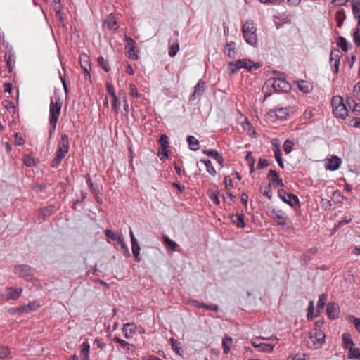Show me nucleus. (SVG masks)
I'll list each match as a JSON object with an SVG mask.
<instances>
[{
	"mask_svg": "<svg viewBox=\"0 0 360 360\" xmlns=\"http://www.w3.org/2000/svg\"><path fill=\"white\" fill-rule=\"evenodd\" d=\"M63 102L60 99V97L58 94L55 93L54 98L51 99L50 102V108H49V124H50V130H49V136L50 137L55 132L56 124L58 121L62 108Z\"/></svg>",
	"mask_w": 360,
	"mask_h": 360,
	"instance_id": "1",
	"label": "nucleus"
},
{
	"mask_svg": "<svg viewBox=\"0 0 360 360\" xmlns=\"http://www.w3.org/2000/svg\"><path fill=\"white\" fill-rule=\"evenodd\" d=\"M262 66V63H255L250 59H238L235 61L228 63V69L231 73H236L239 69L244 68L250 72L256 70Z\"/></svg>",
	"mask_w": 360,
	"mask_h": 360,
	"instance_id": "2",
	"label": "nucleus"
},
{
	"mask_svg": "<svg viewBox=\"0 0 360 360\" xmlns=\"http://www.w3.org/2000/svg\"><path fill=\"white\" fill-rule=\"evenodd\" d=\"M326 335L323 331L318 328H314L309 334L308 338L305 339L306 345L308 348L317 349L321 348L325 342Z\"/></svg>",
	"mask_w": 360,
	"mask_h": 360,
	"instance_id": "3",
	"label": "nucleus"
},
{
	"mask_svg": "<svg viewBox=\"0 0 360 360\" xmlns=\"http://www.w3.org/2000/svg\"><path fill=\"white\" fill-rule=\"evenodd\" d=\"M256 30V27L252 22L247 21L243 25V38L246 43L253 46H256L257 44Z\"/></svg>",
	"mask_w": 360,
	"mask_h": 360,
	"instance_id": "4",
	"label": "nucleus"
},
{
	"mask_svg": "<svg viewBox=\"0 0 360 360\" xmlns=\"http://www.w3.org/2000/svg\"><path fill=\"white\" fill-rule=\"evenodd\" d=\"M265 86L271 87L275 92H288L291 90V85L284 77L269 78L266 82Z\"/></svg>",
	"mask_w": 360,
	"mask_h": 360,
	"instance_id": "5",
	"label": "nucleus"
},
{
	"mask_svg": "<svg viewBox=\"0 0 360 360\" xmlns=\"http://www.w3.org/2000/svg\"><path fill=\"white\" fill-rule=\"evenodd\" d=\"M13 272L27 282H34V269L27 264H17L13 266Z\"/></svg>",
	"mask_w": 360,
	"mask_h": 360,
	"instance_id": "6",
	"label": "nucleus"
},
{
	"mask_svg": "<svg viewBox=\"0 0 360 360\" xmlns=\"http://www.w3.org/2000/svg\"><path fill=\"white\" fill-rule=\"evenodd\" d=\"M3 45L5 46L7 49L4 54V58L6 62V66L8 68V72H11L15 63V56L13 51L12 46H9L8 43H6V41L3 40Z\"/></svg>",
	"mask_w": 360,
	"mask_h": 360,
	"instance_id": "7",
	"label": "nucleus"
},
{
	"mask_svg": "<svg viewBox=\"0 0 360 360\" xmlns=\"http://www.w3.org/2000/svg\"><path fill=\"white\" fill-rule=\"evenodd\" d=\"M278 195L284 202L289 205L290 207H293V203L292 202V200H294L295 203H300L299 198L296 195L293 194L292 193H287L283 188H279L278 190Z\"/></svg>",
	"mask_w": 360,
	"mask_h": 360,
	"instance_id": "8",
	"label": "nucleus"
},
{
	"mask_svg": "<svg viewBox=\"0 0 360 360\" xmlns=\"http://www.w3.org/2000/svg\"><path fill=\"white\" fill-rule=\"evenodd\" d=\"M69 151V141L68 136L66 134H63L61 136L60 141L58 144V149L56 151V155L64 158L66 154Z\"/></svg>",
	"mask_w": 360,
	"mask_h": 360,
	"instance_id": "9",
	"label": "nucleus"
},
{
	"mask_svg": "<svg viewBox=\"0 0 360 360\" xmlns=\"http://www.w3.org/2000/svg\"><path fill=\"white\" fill-rule=\"evenodd\" d=\"M319 248L314 246L304 252L300 257L301 265L303 266H307L309 262L312 259V257L317 254Z\"/></svg>",
	"mask_w": 360,
	"mask_h": 360,
	"instance_id": "10",
	"label": "nucleus"
},
{
	"mask_svg": "<svg viewBox=\"0 0 360 360\" xmlns=\"http://www.w3.org/2000/svg\"><path fill=\"white\" fill-rule=\"evenodd\" d=\"M340 310L338 304L335 302H329L326 306V314L331 320L339 318Z\"/></svg>",
	"mask_w": 360,
	"mask_h": 360,
	"instance_id": "11",
	"label": "nucleus"
},
{
	"mask_svg": "<svg viewBox=\"0 0 360 360\" xmlns=\"http://www.w3.org/2000/svg\"><path fill=\"white\" fill-rule=\"evenodd\" d=\"M341 55L338 49L331 51L330 55V63L332 71L335 74H338L339 71L340 60Z\"/></svg>",
	"mask_w": 360,
	"mask_h": 360,
	"instance_id": "12",
	"label": "nucleus"
},
{
	"mask_svg": "<svg viewBox=\"0 0 360 360\" xmlns=\"http://www.w3.org/2000/svg\"><path fill=\"white\" fill-rule=\"evenodd\" d=\"M271 218L276 221L277 224L281 226L286 225L288 217L281 210L273 209L271 212Z\"/></svg>",
	"mask_w": 360,
	"mask_h": 360,
	"instance_id": "13",
	"label": "nucleus"
},
{
	"mask_svg": "<svg viewBox=\"0 0 360 360\" xmlns=\"http://www.w3.org/2000/svg\"><path fill=\"white\" fill-rule=\"evenodd\" d=\"M58 207L54 205H49L46 207H41L38 210L39 214L38 217L39 220H44L45 217H50L56 213Z\"/></svg>",
	"mask_w": 360,
	"mask_h": 360,
	"instance_id": "14",
	"label": "nucleus"
},
{
	"mask_svg": "<svg viewBox=\"0 0 360 360\" xmlns=\"http://www.w3.org/2000/svg\"><path fill=\"white\" fill-rule=\"evenodd\" d=\"M267 179L274 187H283L284 186L282 179L279 178L278 173L276 170L271 169L267 174Z\"/></svg>",
	"mask_w": 360,
	"mask_h": 360,
	"instance_id": "15",
	"label": "nucleus"
},
{
	"mask_svg": "<svg viewBox=\"0 0 360 360\" xmlns=\"http://www.w3.org/2000/svg\"><path fill=\"white\" fill-rule=\"evenodd\" d=\"M205 82L202 79H200L194 87V91L190 96L189 100L192 101L200 97L205 91Z\"/></svg>",
	"mask_w": 360,
	"mask_h": 360,
	"instance_id": "16",
	"label": "nucleus"
},
{
	"mask_svg": "<svg viewBox=\"0 0 360 360\" xmlns=\"http://www.w3.org/2000/svg\"><path fill=\"white\" fill-rule=\"evenodd\" d=\"M6 291L7 292L6 295H8V300H16L22 295V288L6 287Z\"/></svg>",
	"mask_w": 360,
	"mask_h": 360,
	"instance_id": "17",
	"label": "nucleus"
},
{
	"mask_svg": "<svg viewBox=\"0 0 360 360\" xmlns=\"http://www.w3.org/2000/svg\"><path fill=\"white\" fill-rule=\"evenodd\" d=\"M202 153L214 158L221 165V167H224V158L217 150L214 149H208L203 150Z\"/></svg>",
	"mask_w": 360,
	"mask_h": 360,
	"instance_id": "18",
	"label": "nucleus"
},
{
	"mask_svg": "<svg viewBox=\"0 0 360 360\" xmlns=\"http://www.w3.org/2000/svg\"><path fill=\"white\" fill-rule=\"evenodd\" d=\"M341 162V158L338 156H333L326 164V168L330 171L337 170L340 167Z\"/></svg>",
	"mask_w": 360,
	"mask_h": 360,
	"instance_id": "19",
	"label": "nucleus"
},
{
	"mask_svg": "<svg viewBox=\"0 0 360 360\" xmlns=\"http://www.w3.org/2000/svg\"><path fill=\"white\" fill-rule=\"evenodd\" d=\"M333 113L337 118H341L342 120L346 118V116L348 114V110L346 105L343 103L339 108H337L333 110Z\"/></svg>",
	"mask_w": 360,
	"mask_h": 360,
	"instance_id": "20",
	"label": "nucleus"
},
{
	"mask_svg": "<svg viewBox=\"0 0 360 360\" xmlns=\"http://www.w3.org/2000/svg\"><path fill=\"white\" fill-rule=\"evenodd\" d=\"M244 214H232L231 216V222L237 226L238 228L245 227V221H244Z\"/></svg>",
	"mask_w": 360,
	"mask_h": 360,
	"instance_id": "21",
	"label": "nucleus"
},
{
	"mask_svg": "<svg viewBox=\"0 0 360 360\" xmlns=\"http://www.w3.org/2000/svg\"><path fill=\"white\" fill-rule=\"evenodd\" d=\"M224 53L229 58H235L236 55V43L231 41L230 43L226 44L224 49Z\"/></svg>",
	"mask_w": 360,
	"mask_h": 360,
	"instance_id": "22",
	"label": "nucleus"
},
{
	"mask_svg": "<svg viewBox=\"0 0 360 360\" xmlns=\"http://www.w3.org/2000/svg\"><path fill=\"white\" fill-rule=\"evenodd\" d=\"M23 163L28 167H36L39 162V160L32 157L30 154H25L22 157Z\"/></svg>",
	"mask_w": 360,
	"mask_h": 360,
	"instance_id": "23",
	"label": "nucleus"
},
{
	"mask_svg": "<svg viewBox=\"0 0 360 360\" xmlns=\"http://www.w3.org/2000/svg\"><path fill=\"white\" fill-rule=\"evenodd\" d=\"M104 25L110 30H117L119 27L115 17L112 14H110L107 20L104 22Z\"/></svg>",
	"mask_w": 360,
	"mask_h": 360,
	"instance_id": "24",
	"label": "nucleus"
},
{
	"mask_svg": "<svg viewBox=\"0 0 360 360\" xmlns=\"http://www.w3.org/2000/svg\"><path fill=\"white\" fill-rule=\"evenodd\" d=\"M290 108L288 107H281L277 108L274 110L275 115L281 120L286 119L289 115Z\"/></svg>",
	"mask_w": 360,
	"mask_h": 360,
	"instance_id": "25",
	"label": "nucleus"
},
{
	"mask_svg": "<svg viewBox=\"0 0 360 360\" xmlns=\"http://www.w3.org/2000/svg\"><path fill=\"white\" fill-rule=\"evenodd\" d=\"M30 305H22L18 307L11 308L9 309V312L11 314H27L30 312Z\"/></svg>",
	"mask_w": 360,
	"mask_h": 360,
	"instance_id": "26",
	"label": "nucleus"
},
{
	"mask_svg": "<svg viewBox=\"0 0 360 360\" xmlns=\"http://www.w3.org/2000/svg\"><path fill=\"white\" fill-rule=\"evenodd\" d=\"M186 141L188 143L189 149L196 151L200 148V143L198 140L193 136H188Z\"/></svg>",
	"mask_w": 360,
	"mask_h": 360,
	"instance_id": "27",
	"label": "nucleus"
},
{
	"mask_svg": "<svg viewBox=\"0 0 360 360\" xmlns=\"http://www.w3.org/2000/svg\"><path fill=\"white\" fill-rule=\"evenodd\" d=\"M89 351L90 345L87 342L82 344V349L80 351V356L82 360H89Z\"/></svg>",
	"mask_w": 360,
	"mask_h": 360,
	"instance_id": "28",
	"label": "nucleus"
},
{
	"mask_svg": "<svg viewBox=\"0 0 360 360\" xmlns=\"http://www.w3.org/2000/svg\"><path fill=\"white\" fill-rule=\"evenodd\" d=\"M105 235L108 238L111 239L113 241H116L117 243L122 242L123 238L121 233L113 232L112 230L107 229L105 231Z\"/></svg>",
	"mask_w": 360,
	"mask_h": 360,
	"instance_id": "29",
	"label": "nucleus"
},
{
	"mask_svg": "<svg viewBox=\"0 0 360 360\" xmlns=\"http://www.w3.org/2000/svg\"><path fill=\"white\" fill-rule=\"evenodd\" d=\"M297 87L300 91L304 94L309 93L312 89V86L307 81H297Z\"/></svg>",
	"mask_w": 360,
	"mask_h": 360,
	"instance_id": "30",
	"label": "nucleus"
},
{
	"mask_svg": "<svg viewBox=\"0 0 360 360\" xmlns=\"http://www.w3.org/2000/svg\"><path fill=\"white\" fill-rule=\"evenodd\" d=\"M79 60L81 68H89L91 65L90 57L85 53L79 54Z\"/></svg>",
	"mask_w": 360,
	"mask_h": 360,
	"instance_id": "31",
	"label": "nucleus"
},
{
	"mask_svg": "<svg viewBox=\"0 0 360 360\" xmlns=\"http://www.w3.org/2000/svg\"><path fill=\"white\" fill-rule=\"evenodd\" d=\"M112 340L120 345L124 349L127 351L134 350L135 349V346L132 344L129 343L128 342L120 338L119 337H115Z\"/></svg>",
	"mask_w": 360,
	"mask_h": 360,
	"instance_id": "32",
	"label": "nucleus"
},
{
	"mask_svg": "<svg viewBox=\"0 0 360 360\" xmlns=\"http://www.w3.org/2000/svg\"><path fill=\"white\" fill-rule=\"evenodd\" d=\"M342 346L345 349H349L354 346V341L350 338L349 334L343 333L342 336Z\"/></svg>",
	"mask_w": 360,
	"mask_h": 360,
	"instance_id": "33",
	"label": "nucleus"
},
{
	"mask_svg": "<svg viewBox=\"0 0 360 360\" xmlns=\"http://www.w3.org/2000/svg\"><path fill=\"white\" fill-rule=\"evenodd\" d=\"M162 240L167 248L170 249L172 251L176 250L178 245L176 242L170 239L168 236H163Z\"/></svg>",
	"mask_w": 360,
	"mask_h": 360,
	"instance_id": "34",
	"label": "nucleus"
},
{
	"mask_svg": "<svg viewBox=\"0 0 360 360\" xmlns=\"http://www.w3.org/2000/svg\"><path fill=\"white\" fill-rule=\"evenodd\" d=\"M232 342L233 340L230 336H224V338L222 340V347L224 354H227L229 352Z\"/></svg>",
	"mask_w": 360,
	"mask_h": 360,
	"instance_id": "35",
	"label": "nucleus"
},
{
	"mask_svg": "<svg viewBox=\"0 0 360 360\" xmlns=\"http://www.w3.org/2000/svg\"><path fill=\"white\" fill-rule=\"evenodd\" d=\"M134 326V323H127L123 325L122 328V332L124 335V337L127 339H129L132 337V334L134 332V330L131 328V327Z\"/></svg>",
	"mask_w": 360,
	"mask_h": 360,
	"instance_id": "36",
	"label": "nucleus"
},
{
	"mask_svg": "<svg viewBox=\"0 0 360 360\" xmlns=\"http://www.w3.org/2000/svg\"><path fill=\"white\" fill-rule=\"evenodd\" d=\"M274 345L267 343L260 342L259 345H255V348L259 352L270 353L273 351Z\"/></svg>",
	"mask_w": 360,
	"mask_h": 360,
	"instance_id": "37",
	"label": "nucleus"
},
{
	"mask_svg": "<svg viewBox=\"0 0 360 360\" xmlns=\"http://www.w3.org/2000/svg\"><path fill=\"white\" fill-rule=\"evenodd\" d=\"M337 44L344 52H347L349 49V46H350L347 39L341 36L338 37Z\"/></svg>",
	"mask_w": 360,
	"mask_h": 360,
	"instance_id": "38",
	"label": "nucleus"
},
{
	"mask_svg": "<svg viewBox=\"0 0 360 360\" xmlns=\"http://www.w3.org/2000/svg\"><path fill=\"white\" fill-rule=\"evenodd\" d=\"M118 95L120 98L122 100V102L124 103V110L125 112L124 115L126 116L129 110V106L128 104L126 93L124 90H120L118 92Z\"/></svg>",
	"mask_w": 360,
	"mask_h": 360,
	"instance_id": "39",
	"label": "nucleus"
},
{
	"mask_svg": "<svg viewBox=\"0 0 360 360\" xmlns=\"http://www.w3.org/2000/svg\"><path fill=\"white\" fill-rule=\"evenodd\" d=\"M98 65L106 72H109L110 70V66L108 60H105L103 56H99L97 58Z\"/></svg>",
	"mask_w": 360,
	"mask_h": 360,
	"instance_id": "40",
	"label": "nucleus"
},
{
	"mask_svg": "<svg viewBox=\"0 0 360 360\" xmlns=\"http://www.w3.org/2000/svg\"><path fill=\"white\" fill-rule=\"evenodd\" d=\"M328 295L326 293H322L319 296V300L316 304L317 311L320 312L321 309H323L326 302L327 300Z\"/></svg>",
	"mask_w": 360,
	"mask_h": 360,
	"instance_id": "41",
	"label": "nucleus"
},
{
	"mask_svg": "<svg viewBox=\"0 0 360 360\" xmlns=\"http://www.w3.org/2000/svg\"><path fill=\"white\" fill-rule=\"evenodd\" d=\"M200 161L205 164V165L206 167V169L210 175L214 176L217 174L216 169L212 165V162H211L210 160L202 159V160H200Z\"/></svg>",
	"mask_w": 360,
	"mask_h": 360,
	"instance_id": "42",
	"label": "nucleus"
},
{
	"mask_svg": "<svg viewBox=\"0 0 360 360\" xmlns=\"http://www.w3.org/2000/svg\"><path fill=\"white\" fill-rule=\"evenodd\" d=\"M259 191L262 193V195L266 197L268 199L271 200L272 198V190L271 184L259 188Z\"/></svg>",
	"mask_w": 360,
	"mask_h": 360,
	"instance_id": "43",
	"label": "nucleus"
},
{
	"mask_svg": "<svg viewBox=\"0 0 360 360\" xmlns=\"http://www.w3.org/2000/svg\"><path fill=\"white\" fill-rule=\"evenodd\" d=\"M351 6L354 17H360V0H354Z\"/></svg>",
	"mask_w": 360,
	"mask_h": 360,
	"instance_id": "44",
	"label": "nucleus"
},
{
	"mask_svg": "<svg viewBox=\"0 0 360 360\" xmlns=\"http://www.w3.org/2000/svg\"><path fill=\"white\" fill-rule=\"evenodd\" d=\"M347 102L349 107L352 109V112L356 115L360 114V103H356L352 99H347Z\"/></svg>",
	"mask_w": 360,
	"mask_h": 360,
	"instance_id": "45",
	"label": "nucleus"
},
{
	"mask_svg": "<svg viewBox=\"0 0 360 360\" xmlns=\"http://www.w3.org/2000/svg\"><path fill=\"white\" fill-rule=\"evenodd\" d=\"M348 354L349 359H360V349L355 347L354 346L349 348Z\"/></svg>",
	"mask_w": 360,
	"mask_h": 360,
	"instance_id": "46",
	"label": "nucleus"
},
{
	"mask_svg": "<svg viewBox=\"0 0 360 360\" xmlns=\"http://www.w3.org/2000/svg\"><path fill=\"white\" fill-rule=\"evenodd\" d=\"M129 53V58L134 60H137L139 59L138 52L139 48L136 46H132L129 49H127Z\"/></svg>",
	"mask_w": 360,
	"mask_h": 360,
	"instance_id": "47",
	"label": "nucleus"
},
{
	"mask_svg": "<svg viewBox=\"0 0 360 360\" xmlns=\"http://www.w3.org/2000/svg\"><path fill=\"white\" fill-rule=\"evenodd\" d=\"M343 104V98L340 96H334L331 100V105L333 110L337 108H339L341 105Z\"/></svg>",
	"mask_w": 360,
	"mask_h": 360,
	"instance_id": "48",
	"label": "nucleus"
},
{
	"mask_svg": "<svg viewBox=\"0 0 360 360\" xmlns=\"http://www.w3.org/2000/svg\"><path fill=\"white\" fill-rule=\"evenodd\" d=\"M159 143L161 145L162 150H166L169 146V138L166 134H162L159 139Z\"/></svg>",
	"mask_w": 360,
	"mask_h": 360,
	"instance_id": "49",
	"label": "nucleus"
},
{
	"mask_svg": "<svg viewBox=\"0 0 360 360\" xmlns=\"http://www.w3.org/2000/svg\"><path fill=\"white\" fill-rule=\"evenodd\" d=\"M131 250H132L133 255L135 258V260L138 262H140V257H139L140 247H139L138 243H134L131 244Z\"/></svg>",
	"mask_w": 360,
	"mask_h": 360,
	"instance_id": "50",
	"label": "nucleus"
},
{
	"mask_svg": "<svg viewBox=\"0 0 360 360\" xmlns=\"http://www.w3.org/2000/svg\"><path fill=\"white\" fill-rule=\"evenodd\" d=\"M246 160L249 162V167L250 172H253L255 170V159L252 155V153L250 151H248L247 153V155L245 156Z\"/></svg>",
	"mask_w": 360,
	"mask_h": 360,
	"instance_id": "51",
	"label": "nucleus"
},
{
	"mask_svg": "<svg viewBox=\"0 0 360 360\" xmlns=\"http://www.w3.org/2000/svg\"><path fill=\"white\" fill-rule=\"evenodd\" d=\"M274 153L275 159H276V162H278V166L281 168L283 169L284 164H283V158H282L281 150H274Z\"/></svg>",
	"mask_w": 360,
	"mask_h": 360,
	"instance_id": "52",
	"label": "nucleus"
},
{
	"mask_svg": "<svg viewBox=\"0 0 360 360\" xmlns=\"http://www.w3.org/2000/svg\"><path fill=\"white\" fill-rule=\"evenodd\" d=\"M293 146H294V143L291 140H290V139L285 140L283 143V146L284 152L286 154L290 153L292 150Z\"/></svg>",
	"mask_w": 360,
	"mask_h": 360,
	"instance_id": "53",
	"label": "nucleus"
},
{
	"mask_svg": "<svg viewBox=\"0 0 360 360\" xmlns=\"http://www.w3.org/2000/svg\"><path fill=\"white\" fill-rule=\"evenodd\" d=\"M354 43L357 47L360 46V27H356L352 34Z\"/></svg>",
	"mask_w": 360,
	"mask_h": 360,
	"instance_id": "54",
	"label": "nucleus"
},
{
	"mask_svg": "<svg viewBox=\"0 0 360 360\" xmlns=\"http://www.w3.org/2000/svg\"><path fill=\"white\" fill-rule=\"evenodd\" d=\"M352 220L351 217H345L342 220L338 221L334 226V231H336L338 229L346 224H349Z\"/></svg>",
	"mask_w": 360,
	"mask_h": 360,
	"instance_id": "55",
	"label": "nucleus"
},
{
	"mask_svg": "<svg viewBox=\"0 0 360 360\" xmlns=\"http://www.w3.org/2000/svg\"><path fill=\"white\" fill-rule=\"evenodd\" d=\"M179 50V43L176 41V43L173 44L172 46L169 48V56L170 57H174L177 52Z\"/></svg>",
	"mask_w": 360,
	"mask_h": 360,
	"instance_id": "56",
	"label": "nucleus"
},
{
	"mask_svg": "<svg viewBox=\"0 0 360 360\" xmlns=\"http://www.w3.org/2000/svg\"><path fill=\"white\" fill-rule=\"evenodd\" d=\"M129 91H130L129 94L132 97L136 98L141 97V94H139L136 86L132 83H131L129 84Z\"/></svg>",
	"mask_w": 360,
	"mask_h": 360,
	"instance_id": "57",
	"label": "nucleus"
},
{
	"mask_svg": "<svg viewBox=\"0 0 360 360\" xmlns=\"http://www.w3.org/2000/svg\"><path fill=\"white\" fill-rule=\"evenodd\" d=\"M335 20H345L346 19L345 11L343 8L338 10L335 14Z\"/></svg>",
	"mask_w": 360,
	"mask_h": 360,
	"instance_id": "58",
	"label": "nucleus"
},
{
	"mask_svg": "<svg viewBox=\"0 0 360 360\" xmlns=\"http://www.w3.org/2000/svg\"><path fill=\"white\" fill-rule=\"evenodd\" d=\"M170 342L173 350H174L176 353L179 354L180 351H182L181 348L179 347L180 343L177 340L174 338H171Z\"/></svg>",
	"mask_w": 360,
	"mask_h": 360,
	"instance_id": "59",
	"label": "nucleus"
},
{
	"mask_svg": "<svg viewBox=\"0 0 360 360\" xmlns=\"http://www.w3.org/2000/svg\"><path fill=\"white\" fill-rule=\"evenodd\" d=\"M11 353L10 349L8 347H0V359H4L6 358Z\"/></svg>",
	"mask_w": 360,
	"mask_h": 360,
	"instance_id": "60",
	"label": "nucleus"
},
{
	"mask_svg": "<svg viewBox=\"0 0 360 360\" xmlns=\"http://www.w3.org/2000/svg\"><path fill=\"white\" fill-rule=\"evenodd\" d=\"M124 41L126 42L125 49H129L130 47L136 46V41L128 35H125Z\"/></svg>",
	"mask_w": 360,
	"mask_h": 360,
	"instance_id": "61",
	"label": "nucleus"
},
{
	"mask_svg": "<svg viewBox=\"0 0 360 360\" xmlns=\"http://www.w3.org/2000/svg\"><path fill=\"white\" fill-rule=\"evenodd\" d=\"M105 86H106V91L109 94V95L111 96V98H114V97L117 96L112 84H111L110 82H106Z\"/></svg>",
	"mask_w": 360,
	"mask_h": 360,
	"instance_id": "62",
	"label": "nucleus"
},
{
	"mask_svg": "<svg viewBox=\"0 0 360 360\" xmlns=\"http://www.w3.org/2000/svg\"><path fill=\"white\" fill-rule=\"evenodd\" d=\"M269 165V162L267 159L259 158L258 161V164L257 165V168L258 169H261L265 168Z\"/></svg>",
	"mask_w": 360,
	"mask_h": 360,
	"instance_id": "63",
	"label": "nucleus"
},
{
	"mask_svg": "<svg viewBox=\"0 0 360 360\" xmlns=\"http://www.w3.org/2000/svg\"><path fill=\"white\" fill-rule=\"evenodd\" d=\"M14 137H15V143L16 145H18V146H22V145H24L25 139H23V137L22 136V135L20 133L16 132L14 134Z\"/></svg>",
	"mask_w": 360,
	"mask_h": 360,
	"instance_id": "64",
	"label": "nucleus"
}]
</instances>
